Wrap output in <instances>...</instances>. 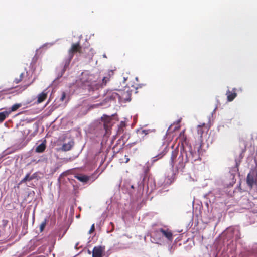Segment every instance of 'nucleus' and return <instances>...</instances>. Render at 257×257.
Masks as SVG:
<instances>
[{"label": "nucleus", "mask_w": 257, "mask_h": 257, "mask_svg": "<svg viewBox=\"0 0 257 257\" xmlns=\"http://www.w3.org/2000/svg\"><path fill=\"white\" fill-rule=\"evenodd\" d=\"M10 113V112L4 111L0 112V122H2L7 117Z\"/></svg>", "instance_id": "obj_14"}, {"label": "nucleus", "mask_w": 257, "mask_h": 257, "mask_svg": "<svg viewBox=\"0 0 257 257\" xmlns=\"http://www.w3.org/2000/svg\"><path fill=\"white\" fill-rule=\"evenodd\" d=\"M80 49H81V48L78 43L73 44L72 45L71 48L69 51V60L68 63H69L70 61L71 60V59H72V58L73 57V54L74 52H80Z\"/></svg>", "instance_id": "obj_5"}, {"label": "nucleus", "mask_w": 257, "mask_h": 257, "mask_svg": "<svg viewBox=\"0 0 257 257\" xmlns=\"http://www.w3.org/2000/svg\"><path fill=\"white\" fill-rule=\"evenodd\" d=\"M54 44V43H46V44L44 45V46H49V47H50V46H52Z\"/></svg>", "instance_id": "obj_26"}, {"label": "nucleus", "mask_w": 257, "mask_h": 257, "mask_svg": "<svg viewBox=\"0 0 257 257\" xmlns=\"http://www.w3.org/2000/svg\"><path fill=\"white\" fill-rule=\"evenodd\" d=\"M65 93H63L62 94V96H61V97L60 98V100L63 101L65 99Z\"/></svg>", "instance_id": "obj_25"}, {"label": "nucleus", "mask_w": 257, "mask_h": 257, "mask_svg": "<svg viewBox=\"0 0 257 257\" xmlns=\"http://www.w3.org/2000/svg\"><path fill=\"white\" fill-rule=\"evenodd\" d=\"M157 233L159 235H163L165 237H166L168 240H171L172 237V233L168 231L164 230L163 229H160L157 231Z\"/></svg>", "instance_id": "obj_6"}, {"label": "nucleus", "mask_w": 257, "mask_h": 257, "mask_svg": "<svg viewBox=\"0 0 257 257\" xmlns=\"http://www.w3.org/2000/svg\"><path fill=\"white\" fill-rule=\"evenodd\" d=\"M103 57H104V58H106V55H105V54H104V55H103Z\"/></svg>", "instance_id": "obj_30"}, {"label": "nucleus", "mask_w": 257, "mask_h": 257, "mask_svg": "<svg viewBox=\"0 0 257 257\" xmlns=\"http://www.w3.org/2000/svg\"><path fill=\"white\" fill-rule=\"evenodd\" d=\"M123 79H124V82H125L127 80V78L125 77H124Z\"/></svg>", "instance_id": "obj_29"}, {"label": "nucleus", "mask_w": 257, "mask_h": 257, "mask_svg": "<svg viewBox=\"0 0 257 257\" xmlns=\"http://www.w3.org/2000/svg\"><path fill=\"white\" fill-rule=\"evenodd\" d=\"M88 254H91V251H90L88 250Z\"/></svg>", "instance_id": "obj_32"}, {"label": "nucleus", "mask_w": 257, "mask_h": 257, "mask_svg": "<svg viewBox=\"0 0 257 257\" xmlns=\"http://www.w3.org/2000/svg\"><path fill=\"white\" fill-rule=\"evenodd\" d=\"M201 148V144L196 145L194 147L187 144L183 146L179 154L178 150L172 151L170 162L172 167V173L171 179H168L170 183L174 180L176 174L183 172L186 162L193 163L200 159L199 150Z\"/></svg>", "instance_id": "obj_1"}, {"label": "nucleus", "mask_w": 257, "mask_h": 257, "mask_svg": "<svg viewBox=\"0 0 257 257\" xmlns=\"http://www.w3.org/2000/svg\"><path fill=\"white\" fill-rule=\"evenodd\" d=\"M46 224V220L45 219L43 222L41 223L40 226V230L41 232H42L45 227Z\"/></svg>", "instance_id": "obj_19"}, {"label": "nucleus", "mask_w": 257, "mask_h": 257, "mask_svg": "<svg viewBox=\"0 0 257 257\" xmlns=\"http://www.w3.org/2000/svg\"><path fill=\"white\" fill-rule=\"evenodd\" d=\"M102 119L104 120V127L106 130V131H107L108 129L109 125L108 123L109 122L111 119L110 117L109 116H104L103 117H102Z\"/></svg>", "instance_id": "obj_13"}, {"label": "nucleus", "mask_w": 257, "mask_h": 257, "mask_svg": "<svg viewBox=\"0 0 257 257\" xmlns=\"http://www.w3.org/2000/svg\"><path fill=\"white\" fill-rule=\"evenodd\" d=\"M78 245V243H77L75 246V248H77V246Z\"/></svg>", "instance_id": "obj_28"}, {"label": "nucleus", "mask_w": 257, "mask_h": 257, "mask_svg": "<svg viewBox=\"0 0 257 257\" xmlns=\"http://www.w3.org/2000/svg\"><path fill=\"white\" fill-rule=\"evenodd\" d=\"M32 179H33V177L31 176H30L29 174H27L26 175V176L25 177V178L21 180L20 183H25L27 181H29L31 180Z\"/></svg>", "instance_id": "obj_15"}, {"label": "nucleus", "mask_w": 257, "mask_h": 257, "mask_svg": "<svg viewBox=\"0 0 257 257\" xmlns=\"http://www.w3.org/2000/svg\"><path fill=\"white\" fill-rule=\"evenodd\" d=\"M89 81L88 82V86H91L93 88H97L99 86V84L97 82L98 79L93 78L91 77H88Z\"/></svg>", "instance_id": "obj_8"}, {"label": "nucleus", "mask_w": 257, "mask_h": 257, "mask_svg": "<svg viewBox=\"0 0 257 257\" xmlns=\"http://www.w3.org/2000/svg\"><path fill=\"white\" fill-rule=\"evenodd\" d=\"M255 162L256 165L255 168V170L256 171V177L254 178L253 175L249 173L247 175L246 179L248 185L251 188H252L254 185L257 186V158L255 159Z\"/></svg>", "instance_id": "obj_3"}, {"label": "nucleus", "mask_w": 257, "mask_h": 257, "mask_svg": "<svg viewBox=\"0 0 257 257\" xmlns=\"http://www.w3.org/2000/svg\"><path fill=\"white\" fill-rule=\"evenodd\" d=\"M162 156H163V155H161V154L158 155L157 156L152 158V161L155 162L157 159L161 158Z\"/></svg>", "instance_id": "obj_21"}, {"label": "nucleus", "mask_w": 257, "mask_h": 257, "mask_svg": "<svg viewBox=\"0 0 257 257\" xmlns=\"http://www.w3.org/2000/svg\"><path fill=\"white\" fill-rule=\"evenodd\" d=\"M75 177L83 183L86 182L89 179V177L82 174L76 175L75 176Z\"/></svg>", "instance_id": "obj_11"}, {"label": "nucleus", "mask_w": 257, "mask_h": 257, "mask_svg": "<svg viewBox=\"0 0 257 257\" xmlns=\"http://www.w3.org/2000/svg\"><path fill=\"white\" fill-rule=\"evenodd\" d=\"M109 80V78L107 76L103 77L102 80V83L100 84V85H106L107 82Z\"/></svg>", "instance_id": "obj_18"}, {"label": "nucleus", "mask_w": 257, "mask_h": 257, "mask_svg": "<svg viewBox=\"0 0 257 257\" xmlns=\"http://www.w3.org/2000/svg\"><path fill=\"white\" fill-rule=\"evenodd\" d=\"M94 224H93L92 226H91V227L89 231V234H91L93 231H94Z\"/></svg>", "instance_id": "obj_22"}, {"label": "nucleus", "mask_w": 257, "mask_h": 257, "mask_svg": "<svg viewBox=\"0 0 257 257\" xmlns=\"http://www.w3.org/2000/svg\"><path fill=\"white\" fill-rule=\"evenodd\" d=\"M93 52H92L91 56H93Z\"/></svg>", "instance_id": "obj_33"}, {"label": "nucleus", "mask_w": 257, "mask_h": 257, "mask_svg": "<svg viewBox=\"0 0 257 257\" xmlns=\"http://www.w3.org/2000/svg\"><path fill=\"white\" fill-rule=\"evenodd\" d=\"M88 77H91L93 78L99 79L98 75H94L88 71H85L82 73L80 81L84 85H88V82L89 81Z\"/></svg>", "instance_id": "obj_2"}, {"label": "nucleus", "mask_w": 257, "mask_h": 257, "mask_svg": "<svg viewBox=\"0 0 257 257\" xmlns=\"http://www.w3.org/2000/svg\"><path fill=\"white\" fill-rule=\"evenodd\" d=\"M21 106V104H15L12 106L11 111H16L18 108H19Z\"/></svg>", "instance_id": "obj_16"}, {"label": "nucleus", "mask_w": 257, "mask_h": 257, "mask_svg": "<svg viewBox=\"0 0 257 257\" xmlns=\"http://www.w3.org/2000/svg\"><path fill=\"white\" fill-rule=\"evenodd\" d=\"M125 94H127V95H128V92H126V93H125Z\"/></svg>", "instance_id": "obj_34"}, {"label": "nucleus", "mask_w": 257, "mask_h": 257, "mask_svg": "<svg viewBox=\"0 0 257 257\" xmlns=\"http://www.w3.org/2000/svg\"><path fill=\"white\" fill-rule=\"evenodd\" d=\"M226 95H227V99L228 101H232L236 96L235 89H233L232 92H230L228 90L227 91Z\"/></svg>", "instance_id": "obj_9"}, {"label": "nucleus", "mask_w": 257, "mask_h": 257, "mask_svg": "<svg viewBox=\"0 0 257 257\" xmlns=\"http://www.w3.org/2000/svg\"><path fill=\"white\" fill-rule=\"evenodd\" d=\"M124 126H125V123L123 121H121V123H120V128H119V131H120L122 129V127H123Z\"/></svg>", "instance_id": "obj_23"}, {"label": "nucleus", "mask_w": 257, "mask_h": 257, "mask_svg": "<svg viewBox=\"0 0 257 257\" xmlns=\"http://www.w3.org/2000/svg\"><path fill=\"white\" fill-rule=\"evenodd\" d=\"M150 132V130H143L142 131V133L144 134L145 135L148 134Z\"/></svg>", "instance_id": "obj_24"}, {"label": "nucleus", "mask_w": 257, "mask_h": 257, "mask_svg": "<svg viewBox=\"0 0 257 257\" xmlns=\"http://www.w3.org/2000/svg\"><path fill=\"white\" fill-rule=\"evenodd\" d=\"M30 84V83H29V84H27V85H25L24 89L26 88Z\"/></svg>", "instance_id": "obj_27"}, {"label": "nucleus", "mask_w": 257, "mask_h": 257, "mask_svg": "<svg viewBox=\"0 0 257 257\" xmlns=\"http://www.w3.org/2000/svg\"><path fill=\"white\" fill-rule=\"evenodd\" d=\"M128 161H129V159H128V158H127V159H126V162H127Z\"/></svg>", "instance_id": "obj_31"}, {"label": "nucleus", "mask_w": 257, "mask_h": 257, "mask_svg": "<svg viewBox=\"0 0 257 257\" xmlns=\"http://www.w3.org/2000/svg\"><path fill=\"white\" fill-rule=\"evenodd\" d=\"M105 248L104 246H95L92 250V257H103L105 253Z\"/></svg>", "instance_id": "obj_4"}, {"label": "nucleus", "mask_w": 257, "mask_h": 257, "mask_svg": "<svg viewBox=\"0 0 257 257\" xmlns=\"http://www.w3.org/2000/svg\"><path fill=\"white\" fill-rule=\"evenodd\" d=\"M46 149V141H43L36 148V152L38 153L43 152Z\"/></svg>", "instance_id": "obj_10"}, {"label": "nucleus", "mask_w": 257, "mask_h": 257, "mask_svg": "<svg viewBox=\"0 0 257 257\" xmlns=\"http://www.w3.org/2000/svg\"><path fill=\"white\" fill-rule=\"evenodd\" d=\"M47 93L46 92V90H45L38 95V102L41 103L43 102L45 99Z\"/></svg>", "instance_id": "obj_12"}, {"label": "nucleus", "mask_w": 257, "mask_h": 257, "mask_svg": "<svg viewBox=\"0 0 257 257\" xmlns=\"http://www.w3.org/2000/svg\"><path fill=\"white\" fill-rule=\"evenodd\" d=\"M25 74L24 73H22L20 75V78L19 79L18 78H16L15 79V82L16 83V84H18L22 80V79L24 77V76Z\"/></svg>", "instance_id": "obj_17"}, {"label": "nucleus", "mask_w": 257, "mask_h": 257, "mask_svg": "<svg viewBox=\"0 0 257 257\" xmlns=\"http://www.w3.org/2000/svg\"><path fill=\"white\" fill-rule=\"evenodd\" d=\"M74 145V142L70 140L68 143H64L62 147L61 150L64 151H67L70 150Z\"/></svg>", "instance_id": "obj_7"}, {"label": "nucleus", "mask_w": 257, "mask_h": 257, "mask_svg": "<svg viewBox=\"0 0 257 257\" xmlns=\"http://www.w3.org/2000/svg\"><path fill=\"white\" fill-rule=\"evenodd\" d=\"M203 130H202L201 125H198L197 127V133L199 135H200V137L201 138L202 133H203Z\"/></svg>", "instance_id": "obj_20"}]
</instances>
